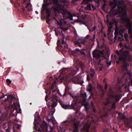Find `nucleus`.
I'll return each mask as SVG.
<instances>
[{
    "mask_svg": "<svg viewBox=\"0 0 132 132\" xmlns=\"http://www.w3.org/2000/svg\"><path fill=\"white\" fill-rule=\"evenodd\" d=\"M109 94L110 96V98H106V102L104 103V104L105 105H107L110 103L111 102L110 101V98L113 100H115L116 103L119 101L120 97L119 95H113L109 93Z\"/></svg>",
    "mask_w": 132,
    "mask_h": 132,
    "instance_id": "nucleus-3",
    "label": "nucleus"
},
{
    "mask_svg": "<svg viewBox=\"0 0 132 132\" xmlns=\"http://www.w3.org/2000/svg\"><path fill=\"white\" fill-rule=\"evenodd\" d=\"M85 9L86 10H91V8L90 5V4L87 5V6L85 7Z\"/></svg>",
    "mask_w": 132,
    "mask_h": 132,
    "instance_id": "nucleus-23",
    "label": "nucleus"
},
{
    "mask_svg": "<svg viewBox=\"0 0 132 132\" xmlns=\"http://www.w3.org/2000/svg\"><path fill=\"white\" fill-rule=\"evenodd\" d=\"M109 90L110 93H112V91L111 88H110Z\"/></svg>",
    "mask_w": 132,
    "mask_h": 132,
    "instance_id": "nucleus-51",
    "label": "nucleus"
},
{
    "mask_svg": "<svg viewBox=\"0 0 132 132\" xmlns=\"http://www.w3.org/2000/svg\"><path fill=\"white\" fill-rule=\"evenodd\" d=\"M118 30H119L120 33H122L125 30V28L123 26H120L119 28L117 27Z\"/></svg>",
    "mask_w": 132,
    "mask_h": 132,
    "instance_id": "nucleus-12",
    "label": "nucleus"
},
{
    "mask_svg": "<svg viewBox=\"0 0 132 132\" xmlns=\"http://www.w3.org/2000/svg\"><path fill=\"white\" fill-rule=\"evenodd\" d=\"M116 53L118 55L119 59L120 60L126 59L129 60L132 59V57L131 56L129 52L128 51L123 52L121 50L120 51H117Z\"/></svg>",
    "mask_w": 132,
    "mask_h": 132,
    "instance_id": "nucleus-2",
    "label": "nucleus"
},
{
    "mask_svg": "<svg viewBox=\"0 0 132 132\" xmlns=\"http://www.w3.org/2000/svg\"><path fill=\"white\" fill-rule=\"evenodd\" d=\"M129 64L127 62H125L123 64L122 67L123 70H126L128 72V74L130 75L131 74L130 72L128 71V69L127 68L129 67Z\"/></svg>",
    "mask_w": 132,
    "mask_h": 132,
    "instance_id": "nucleus-8",
    "label": "nucleus"
},
{
    "mask_svg": "<svg viewBox=\"0 0 132 132\" xmlns=\"http://www.w3.org/2000/svg\"><path fill=\"white\" fill-rule=\"evenodd\" d=\"M14 98V97L12 95H7V98H6L4 100L5 101H6L7 99H10L11 101H12Z\"/></svg>",
    "mask_w": 132,
    "mask_h": 132,
    "instance_id": "nucleus-11",
    "label": "nucleus"
},
{
    "mask_svg": "<svg viewBox=\"0 0 132 132\" xmlns=\"http://www.w3.org/2000/svg\"><path fill=\"white\" fill-rule=\"evenodd\" d=\"M116 103H114L112 104L111 108L112 109H115L116 108Z\"/></svg>",
    "mask_w": 132,
    "mask_h": 132,
    "instance_id": "nucleus-29",
    "label": "nucleus"
},
{
    "mask_svg": "<svg viewBox=\"0 0 132 132\" xmlns=\"http://www.w3.org/2000/svg\"><path fill=\"white\" fill-rule=\"evenodd\" d=\"M105 89L106 90L107 89V86L106 85H105Z\"/></svg>",
    "mask_w": 132,
    "mask_h": 132,
    "instance_id": "nucleus-57",
    "label": "nucleus"
},
{
    "mask_svg": "<svg viewBox=\"0 0 132 132\" xmlns=\"http://www.w3.org/2000/svg\"><path fill=\"white\" fill-rule=\"evenodd\" d=\"M92 85L90 84L87 87V90L88 91L90 92L92 90Z\"/></svg>",
    "mask_w": 132,
    "mask_h": 132,
    "instance_id": "nucleus-17",
    "label": "nucleus"
},
{
    "mask_svg": "<svg viewBox=\"0 0 132 132\" xmlns=\"http://www.w3.org/2000/svg\"><path fill=\"white\" fill-rule=\"evenodd\" d=\"M6 81L7 83V85L8 86L11 83V80L9 79H7Z\"/></svg>",
    "mask_w": 132,
    "mask_h": 132,
    "instance_id": "nucleus-27",
    "label": "nucleus"
},
{
    "mask_svg": "<svg viewBox=\"0 0 132 132\" xmlns=\"http://www.w3.org/2000/svg\"><path fill=\"white\" fill-rule=\"evenodd\" d=\"M124 37L125 38H128V35L127 34H124Z\"/></svg>",
    "mask_w": 132,
    "mask_h": 132,
    "instance_id": "nucleus-35",
    "label": "nucleus"
},
{
    "mask_svg": "<svg viewBox=\"0 0 132 132\" xmlns=\"http://www.w3.org/2000/svg\"><path fill=\"white\" fill-rule=\"evenodd\" d=\"M95 35L94 34L93 35V38L94 39H95Z\"/></svg>",
    "mask_w": 132,
    "mask_h": 132,
    "instance_id": "nucleus-56",
    "label": "nucleus"
},
{
    "mask_svg": "<svg viewBox=\"0 0 132 132\" xmlns=\"http://www.w3.org/2000/svg\"><path fill=\"white\" fill-rule=\"evenodd\" d=\"M52 104L53 105V107H55L56 106L57 104V102H56L53 101V104Z\"/></svg>",
    "mask_w": 132,
    "mask_h": 132,
    "instance_id": "nucleus-28",
    "label": "nucleus"
},
{
    "mask_svg": "<svg viewBox=\"0 0 132 132\" xmlns=\"http://www.w3.org/2000/svg\"><path fill=\"white\" fill-rule=\"evenodd\" d=\"M125 38V39L126 40V41L127 42H129V40L128 38Z\"/></svg>",
    "mask_w": 132,
    "mask_h": 132,
    "instance_id": "nucleus-38",
    "label": "nucleus"
},
{
    "mask_svg": "<svg viewBox=\"0 0 132 132\" xmlns=\"http://www.w3.org/2000/svg\"><path fill=\"white\" fill-rule=\"evenodd\" d=\"M80 66L81 67V68L82 69L84 67V65L83 63H82L80 65Z\"/></svg>",
    "mask_w": 132,
    "mask_h": 132,
    "instance_id": "nucleus-40",
    "label": "nucleus"
},
{
    "mask_svg": "<svg viewBox=\"0 0 132 132\" xmlns=\"http://www.w3.org/2000/svg\"><path fill=\"white\" fill-rule=\"evenodd\" d=\"M87 15L84 14L82 15L81 16H77V17L78 18V19L76 20L75 21L76 22H77L79 23L80 24H85L86 26L87 27L88 26L86 25V23L83 21L80 20V18L82 19H86L87 17Z\"/></svg>",
    "mask_w": 132,
    "mask_h": 132,
    "instance_id": "nucleus-6",
    "label": "nucleus"
},
{
    "mask_svg": "<svg viewBox=\"0 0 132 132\" xmlns=\"http://www.w3.org/2000/svg\"><path fill=\"white\" fill-rule=\"evenodd\" d=\"M127 87V86H126L124 87V88L126 89Z\"/></svg>",
    "mask_w": 132,
    "mask_h": 132,
    "instance_id": "nucleus-64",
    "label": "nucleus"
},
{
    "mask_svg": "<svg viewBox=\"0 0 132 132\" xmlns=\"http://www.w3.org/2000/svg\"><path fill=\"white\" fill-rule=\"evenodd\" d=\"M60 42V40H57V44L58 46H59V43Z\"/></svg>",
    "mask_w": 132,
    "mask_h": 132,
    "instance_id": "nucleus-46",
    "label": "nucleus"
},
{
    "mask_svg": "<svg viewBox=\"0 0 132 132\" xmlns=\"http://www.w3.org/2000/svg\"><path fill=\"white\" fill-rule=\"evenodd\" d=\"M47 106L49 108H50L51 107H53V105H52V104L50 102L48 103Z\"/></svg>",
    "mask_w": 132,
    "mask_h": 132,
    "instance_id": "nucleus-30",
    "label": "nucleus"
},
{
    "mask_svg": "<svg viewBox=\"0 0 132 132\" xmlns=\"http://www.w3.org/2000/svg\"><path fill=\"white\" fill-rule=\"evenodd\" d=\"M38 131L39 132H41V131H40V129L39 128L38 129Z\"/></svg>",
    "mask_w": 132,
    "mask_h": 132,
    "instance_id": "nucleus-62",
    "label": "nucleus"
},
{
    "mask_svg": "<svg viewBox=\"0 0 132 132\" xmlns=\"http://www.w3.org/2000/svg\"><path fill=\"white\" fill-rule=\"evenodd\" d=\"M80 0H72V2L73 3H75L77 1H79Z\"/></svg>",
    "mask_w": 132,
    "mask_h": 132,
    "instance_id": "nucleus-34",
    "label": "nucleus"
},
{
    "mask_svg": "<svg viewBox=\"0 0 132 132\" xmlns=\"http://www.w3.org/2000/svg\"><path fill=\"white\" fill-rule=\"evenodd\" d=\"M125 125L128 127H132V121L130 122H128L126 123L125 122Z\"/></svg>",
    "mask_w": 132,
    "mask_h": 132,
    "instance_id": "nucleus-14",
    "label": "nucleus"
},
{
    "mask_svg": "<svg viewBox=\"0 0 132 132\" xmlns=\"http://www.w3.org/2000/svg\"><path fill=\"white\" fill-rule=\"evenodd\" d=\"M117 38V37L116 36V35H115L114 37V39H116Z\"/></svg>",
    "mask_w": 132,
    "mask_h": 132,
    "instance_id": "nucleus-58",
    "label": "nucleus"
},
{
    "mask_svg": "<svg viewBox=\"0 0 132 132\" xmlns=\"http://www.w3.org/2000/svg\"><path fill=\"white\" fill-rule=\"evenodd\" d=\"M93 111L94 112H95L96 111V110H95V109L94 108L93 109Z\"/></svg>",
    "mask_w": 132,
    "mask_h": 132,
    "instance_id": "nucleus-59",
    "label": "nucleus"
},
{
    "mask_svg": "<svg viewBox=\"0 0 132 132\" xmlns=\"http://www.w3.org/2000/svg\"><path fill=\"white\" fill-rule=\"evenodd\" d=\"M108 130L107 129H105L104 130L103 132H107Z\"/></svg>",
    "mask_w": 132,
    "mask_h": 132,
    "instance_id": "nucleus-53",
    "label": "nucleus"
},
{
    "mask_svg": "<svg viewBox=\"0 0 132 132\" xmlns=\"http://www.w3.org/2000/svg\"><path fill=\"white\" fill-rule=\"evenodd\" d=\"M80 43L78 41H75L74 42L75 44L76 45H78Z\"/></svg>",
    "mask_w": 132,
    "mask_h": 132,
    "instance_id": "nucleus-32",
    "label": "nucleus"
},
{
    "mask_svg": "<svg viewBox=\"0 0 132 132\" xmlns=\"http://www.w3.org/2000/svg\"><path fill=\"white\" fill-rule=\"evenodd\" d=\"M115 31L114 32V35H117L118 34V32L119 31L118 30L117 27L116 26V23L115 24Z\"/></svg>",
    "mask_w": 132,
    "mask_h": 132,
    "instance_id": "nucleus-20",
    "label": "nucleus"
},
{
    "mask_svg": "<svg viewBox=\"0 0 132 132\" xmlns=\"http://www.w3.org/2000/svg\"><path fill=\"white\" fill-rule=\"evenodd\" d=\"M118 83H120L121 82V81H120V78H119L118 79Z\"/></svg>",
    "mask_w": 132,
    "mask_h": 132,
    "instance_id": "nucleus-44",
    "label": "nucleus"
},
{
    "mask_svg": "<svg viewBox=\"0 0 132 132\" xmlns=\"http://www.w3.org/2000/svg\"><path fill=\"white\" fill-rule=\"evenodd\" d=\"M43 128H46V125H43Z\"/></svg>",
    "mask_w": 132,
    "mask_h": 132,
    "instance_id": "nucleus-45",
    "label": "nucleus"
},
{
    "mask_svg": "<svg viewBox=\"0 0 132 132\" xmlns=\"http://www.w3.org/2000/svg\"><path fill=\"white\" fill-rule=\"evenodd\" d=\"M4 96H2L1 97H0V99H1V98H3V97H4Z\"/></svg>",
    "mask_w": 132,
    "mask_h": 132,
    "instance_id": "nucleus-61",
    "label": "nucleus"
},
{
    "mask_svg": "<svg viewBox=\"0 0 132 132\" xmlns=\"http://www.w3.org/2000/svg\"><path fill=\"white\" fill-rule=\"evenodd\" d=\"M61 43V44L60 45V46L61 47H67L68 45L66 43V42L64 41V39H62Z\"/></svg>",
    "mask_w": 132,
    "mask_h": 132,
    "instance_id": "nucleus-10",
    "label": "nucleus"
},
{
    "mask_svg": "<svg viewBox=\"0 0 132 132\" xmlns=\"http://www.w3.org/2000/svg\"><path fill=\"white\" fill-rule=\"evenodd\" d=\"M76 73V72H74V73H71V74H70V76H73V75H75V74Z\"/></svg>",
    "mask_w": 132,
    "mask_h": 132,
    "instance_id": "nucleus-42",
    "label": "nucleus"
},
{
    "mask_svg": "<svg viewBox=\"0 0 132 132\" xmlns=\"http://www.w3.org/2000/svg\"><path fill=\"white\" fill-rule=\"evenodd\" d=\"M107 63L108 64V65H110L111 64V63L110 61L108 62H107Z\"/></svg>",
    "mask_w": 132,
    "mask_h": 132,
    "instance_id": "nucleus-41",
    "label": "nucleus"
},
{
    "mask_svg": "<svg viewBox=\"0 0 132 132\" xmlns=\"http://www.w3.org/2000/svg\"><path fill=\"white\" fill-rule=\"evenodd\" d=\"M125 47L126 49H128L129 48V47L128 46H125Z\"/></svg>",
    "mask_w": 132,
    "mask_h": 132,
    "instance_id": "nucleus-43",
    "label": "nucleus"
},
{
    "mask_svg": "<svg viewBox=\"0 0 132 132\" xmlns=\"http://www.w3.org/2000/svg\"><path fill=\"white\" fill-rule=\"evenodd\" d=\"M88 29L90 31V32H92L93 31V29H92V30L90 29H89V28H88Z\"/></svg>",
    "mask_w": 132,
    "mask_h": 132,
    "instance_id": "nucleus-55",
    "label": "nucleus"
},
{
    "mask_svg": "<svg viewBox=\"0 0 132 132\" xmlns=\"http://www.w3.org/2000/svg\"><path fill=\"white\" fill-rule=\"evenodd\" d=\"M61 105L62 107L65 109H68L69 108V105L63 104H61Z\"/></svg>",
    "mask_w": 132,
    "mask_h": 132,
    "instance_id": "nucleus-22",
    "label": "nucleus"
},
{
    "mask_svg": "<svg viewBox=\"0 0 132 132\" xmlns=\"http://www.w3.org/2000/svg\"><path fill=\"white\" fill-rule=\"evenodd\" d=\"M95 73V72L94 70L92 69H91L90 74V76H91V77H93L94 76Z\"/></svg>",
    "mask_w": 132,
    "mask_h": 132,
    "instance_id": "nucleus-18",
    "label": "nucleus"
},
{
    "mask_svg": "<svg viewBox=\"0 0 132 132\" xmlns=\"http://www.w3.org/2000/svg\"><path fill=\"white\" fill-rule=\"evenodd\" d=\"M96 26H94V27H93V29H93V31L95 30V29H96Z\"/></svg>",
    "mask_w": 132,
    "mask_h": 132,
    "instance_id": "nucleus-49",
    "label": "nucleus"
},
{
    "mask_svg": "<svg viewBox=\"0 0 132 132\" xmlns=\"http://www.w3.org/2000/svg\"><path fill=\"white\" fill-rule=\"evenodd\" d=\"M77 15H76V14H73L72 15V17H73V16H76L77 17ZM78 16H79L78 15Z\"/></svg>",
    "mask_w": 132,
    "mask_h": 132,
    "instance_id": "nucleus-47",
    "label": "nucleus"
},
{
    "mask_svg": "<svg viewBox=\"0 0 132 132\" xmlns=\"http://www.w3.org/2000/svg\"><path fill=\"white\" fill-rule=\"evenodd\" d=\"M75 119L74 118H71V120H70V122H73L75 121Z\"/></svg>",
    "mask_w": 132,
    "mask_h": 132,
    "instance_id": "nucleus-39",
    "label": "nucleus"
},
{
    "mask_svg": "<svg viewBox=\"0 0 132 132\" xmlns=\"http://www.w3.org/2000/svg\"><path fill=\"white\" fill-rule=\"evenodd\" d=\"M102 0H97L96 1H95V3L97 4L98 5L100 3V1H101Z\"/></svg>",
    "mask_w": 132,
    "mask_h": 132,
    "instance_id": "nucleus-33",
    "label": "nucleus"
},
{
    "mask_svg": "<svg viewBox=\"0 0 132 132\" xmlns=\"http://www.w3.org/2000/svg\"><path fill=\"white\" fill-rule=\"evenodd\" d=\"M70 94V95L72 97H73L74 99V97H75V96H72L71 93H70V94Z\"/></svg>",
    "mask_w": 132,
    "mask_h": 132,
    "instance_id": "nucleus-52",
    "label": "nucleus"
},
{
    "mask_svg": "<svg viewBox=\"0 0 132 132\" xmlns=\"http://www.w3.org/2000/svg\"><path fill=\"white\" fill-rule=\"evenodd\" d=\"M81 55H83L84 56H85L86 55V54L84 52H81Z\"/></svg>",
    "mask_w": 132,
    "mask_h": 132,
    "instance_id": "nucleus-37",
    "label": "nucleus"
},
{
    "mask_svg": "<svg viewBox=\"0 0 132 132\" xmlns=\"http://www.w3.org/2000/svg\"><path fill=\"white\" fill-rule=\"evenodd\" d=\"M54 8L55 11H56L59 13H61L63 16L64 15H65L68 12L67 10L64 8L63 5L54 7Z\"/></svg>",
    "mask_w": 132,
    "mask_h": 132,
    "instance_id": "nucleus-5",
    "label": "nucleus"
},
{
    "mask_svg": "<svg viewBox=\"0 0 132 132\" xmlns=\"http://www.w3.org/2000/svg\"><path fill=\"white\" fill-rule=\"evenodd\" d=\"M122 117H121V116H120V117L121 119H123V120H125V119L127 120H128V119L127 118H126V117L123 114L121 115Z\"/></svg>",
    "mask_w": 132,
    "mask_h": 132,
    "instance_id": "nucleus-25",
    "label": "nucleus"
},
{
    "mask_svg": "<svg viewBox=\"0 0 132 132\" xmlns=\"http://www.w3.org/2000/svg\"><path fill=\"white\" fill-rule=\"evenodd\" d=\"M73 124L75 127V129L73 130V131L74 132H78L77 125L75 122H74Z\"/></svg>",
    "mask_w": 132,
    "mask_h": 132,
    "instance_id": "nucleus-15",
    "label": "nucleus"
},
{
    "mask_svg": "<svg viewBox=\"0 0 132 132\" xmlns=\"http://www.w3.org/2000/svg\"><path fill=\"white\" fill-rule=\"evenodd\" d=\"M24 0V1L22 3V5L23 6H24V3L26 1V0Z\"/></svg>",
    "mask_w": 132,
    "mask_h": 132,
    "instance_id": "nucleus-48",
    "label": "nucleus"
},
{
    "mask_svg": "<svg viewBox=\"0 0 132 132\" xmlns=\"http://www.w3.org/2000/svg\"><path fill=\"white\" fill-rule=\"evenodd\" d=\"M81 95L82 96H84L85 98L82 102V103L84 105L85 104L86 98L87 97L86 93H84L83 94H82Z\"/></svg>",
    "mask_w": 132,
    "mask_h": 132,
    "instance_id": "nucleus-13",
    "label": "nucleus"
},
{
    "mask_svg": "<svg viewBox=\"0 0 132 132\" xmlns=\"http://www.w3.org/2000/svg\"><path fill=\"white\" fill-rule=\"evenodd\" d=\"M104 52V51H100L97 50L93 52L92 54L94 57L99 58L100 57L101 54H102Z\"/></svg>",
    "mask_w": 132,
    "mask_h": 132,
    "instance_id": "nucleus-7",
    "label": "nucleus"
},
{
    "mask_svg": "<svg viewBox=\"0 0 132 132\" xmlns=\"http://www.w3.org/2000/svg\"><path fill=\"white\" fill-rule=\"evenodd\" d=\"M102 69V67H100V68L99 70L100 71H101Z\"/></svg>",
    "mask_w": 132,
    "mask_h": 132,
    "instance_id": "nucleus-54",
    "label": "nucleus"
},
{
    "mask_svg": "<svg viewBox=\"0 0 132 132\" xmlns=\"http://www.w3.org/2000/svg\"><path fill=\"white\" fill-rule=\"evenodd\" d=\"M56 82L55 81L54 83L52 84V85L51 87H50V89L51 90H52V89H53L54 88V86H55V85L56 84Z\"/></svg>",
    "mask_w": 132,
    "mask_h": 132,
    "instance_id": "nucleus-26",
    "label": "nucleus"
},
{
    "mask_svg": "<svg viewBox=\"0 0 132 132\" xmlns=\"http://www.w3.org/2000/svg\"><path fill=\"white\" fill-rule=\"evenodd\" d=\"M112 28H108V34H109L111 32V29Z\"/></svg>",
    "mask_w": 132,
    "mask_h": 132,
    "instance_id": "nucleus-31",
    "label": "nucleus"
},
{
    "mask_svg": "<svg viewBox=\"0 0 132 132\" xmlns=\"http://www.w3.org/2000/svg\"><path fill=\"white\" fill-rule=\"evenodd\" d=\"M113 23V22H108V28H112V24Z\"/></svg>",
    "mask_w": 132,
    "mask_h": 132,
    "instance_id": "nucleus-24",
    "label": "nucleus"
},
{
    "mask_svg": "<svg viewBox=\"0 0 132 132\" xmlns=\"http://www.w3.org/2000/svg\"><path fill=\"white\" fill-rule=\"evenodd\" d=\"M113 2L110 3L111 9L110 10V12L113 15H115L117 14L122 15L123 17L121 18V20L124 23L126 24L127 28L128 30V34L130 35V38L132 39L131 23L129 17L127 16L125 5L123 3L122 4L118 0H114Z\"/></svg>",
    "mask_w": 132,
    "mask_h": 132,
    "instance_id": "nucleus-1",
    "label": "nucleus"
},
{
    "mask_svg": "<svg viewBox=\"0 0 132 132\" xmlns=\"http://www.w3.org/2000/svg\"><path fill=\"white\" fill-rule=\"evenodd\" d=\"M31 5L30 3H27L25 7L28 8V10L30 11L31 9Z\"/></svg>",
    "mask_w": 132,
    "mask_h": 132,
    "instance_id": "nucleus-19",
    "label": "nucleus"
},
{
    "mask_svg": "<svg viewBox=\"0 0 132 132\" xmlns=\"http://www.w3.org/2000/svg\"><path fill=\"white\" fill-rule=\"evenodd\" d=\"M89 127V125L88 123H86L84 126L83 128L84 130H87Z\"/></svg>",
    "mask_w": 132,
    "mask_h": 132,
    "instance_id": "nucleus-21",
    "label": "nucleus"
},
{
    "mask_svg": "<svg viewBox=\"0 0 132 132\" xmlns=\"http://www.w3.org/2000/svg\"><path fill=\"white\" fill-rule=\"evenodd\" d=\"M52 1L54 2L53 3L55 4L57 3L58 2V0H52Z\"/></svg>",
    "mask_w": 132,
    "mask_h": 132,
    "instance_id": "nucleus-36",
    "label": "nucleus"
},
{
    "mask_svg": "<svg viewBox=\"0 0 132 132\" xmlns=\"http://www.w3.org/2000/svg\"><path fill=\"white\" fill-rule=\"evenodd\" d=\"M78 46H79L80 47H81V45L80 44V43H79V45H78Z\"/></svg>",
    "mask_w": 132,
    "mask_h": 132,
    "instance_id": "nucleus-60",
    "label": "nucleus"
},
{
    "mask_svg": "<svg viewBox=\"0 0 132 132\" xmlns=\"http://www.w3.org/2000/svg\"><path fill=\"white\" fill-rule=\"evenodd\" d=\"M92 6L93 8V9H95V7L93 5H92Z\"/></svg>",
    "mask_w": 132,
    "mask_h": 132,
    "instance_id": "nucleus-50",
    "label": "nucleus"
},
{
    "mask_svg": "<svg viewBox=\"0 0 132 132\" xmlns=\"http://www.w3.org/2000/svg\"><path fill=\"white\" fill-rule=\"evenodd\" d=\"M91 106H93V103L92 102H91Z\"/></svg>",
    "mask_w": 132,
    "mask_h": 132,
    "instance_id": "nucleus-63",
    "label": "nucleus"
},
{
    "mask_svg": "<svg viewBox=\"0 0 132 132\" xmlns=\"http://www.w3.org/2000/svg\"><path fill=\"white\" fill-rule=\"evenodd\" d=\"M52 3V2L50 1V2L49 3H46L43 4L42 8V9L41 12H44V10H46V13L47 14L46 18L48 19H49V17L50 16L51 11L50 9L47 8V6L50 4Z\"/></svg>",
    "mask_w": 132,
    "mask_h": 132,
    "instance_id": "nucleus-4",
    "label": "nucleus"
},
{
    "mask_svg": "<svg viewBox=\"0 0 132 132\" xmlns=\"http://www.w3.org/2000/svg\"><path fill=\"white\" fill-rule=\"evenodd\" d=\"M56 24L57 25H59L60 26V27H59L58 28H60L61 29H63L64 30H66L68 29L67 27L63 28L62 27V23L61 21L59 22L58 21H56Z\"/></svg>",
    "mask_w": 132,
    "mask_h": 132,
    "instance_id": "nucleus-9",
    "label": "nucleus"
},
{
    "mask_svg": "<svg viewBox=\"0 0 132 132\" xmlns=\"http://www.w3.org/2000/svg\"><path fill=\"white\" fill-rule=\"evenodd\" d=\"M94 0H83L82 4H86L88 3L89 2L92 1Z\"/></svg>",
    "mask_w": 132,
    "mask_h": 132,
    "instance_id": "nucleus-16",
    "label": "nucleus"
}]
</instances>
